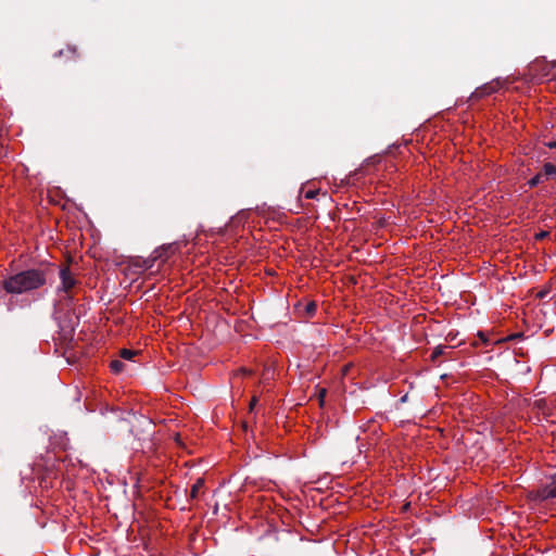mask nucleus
Masks as SVG:
<instances>
[{"mask_svg":"<svg viewBox=\"0 0 556 556\" xmlns=\"http://www.w3.org/2000/svg\"><path fill=\"white\" fill-rule=\"evenodd\" d=\"M48 269L29 268L9 276L2 281V288L10 294H22L37 290L46 285Z\"/></svg>","mask_w":556,"mask_h":556,"instance_id":"1","label":"nucleus"},{"mask_svg":"<svg viewBox=\"0 0 556 556\" xmlns=\"http://www.w3.org/2000/svg\"><path fill=\"white\" fill-rule=\"evenodd\" d=\"M59 276L61 285L58 288V292H64V301L72 303L73 295L71 294V290L76 286L77 280L73 276L68 265L61 267Z\"/></svg>","mask_w":556,"mask_h":556,"instance_id":"2","label":"nucleus"},{"mask_svg":"<svg viewBox=\"0 0 556 556\" xmlns=\"http://www.w3.org/2000/svg\"><path fill=\"white\" fill-rule=\"evenodd\" d=\"M528 498L534 503H542L548 500L556 498V484L555 479L551 483L542 485L536 490H532L528 493Z\"/></svg>","mask_w":556,"mask_h":556,"instance_id":"3","label":"nucleus"},{"mask_svg":"<svg viewBox=\"0 0 556 556\" xmlns=\"http://www.w3.org/2000/svg\"><path fill=\"white\" fill-rule=\"evenodd\" d=\"M173 247L172 245H168V247H163L161 249H156L154 252H153V255L151 258H148L146 261H143V264H144V268L146 269H150L152 268L153 266V263L156 261V260H162L163 262H165L167 260V251L172 250Z\"/></svg>","mask_w":556,"mask_h":556,"instance_id":"4","label":"nucleus"},{"mask_svg":"<svg viewBox=\"0 0 556 556\" xmlns=\"http://www.w3.org/2000/svg\"><path fill=\"white\" fill-rule=\"evenodd\" d=\"M496 88L492 85H483L475 90L471 98L481 99L495 92Z\"/></svg>","mask_w":556,"mask_h":556,"instance_id":"5","label":"nucleus"},{"mask_svg":"<svg viewBox=\"0 0 556 556\" xmlns=\"http://www.w3.org/2000/svg\"><path fill=\"white\" fill-rule=\"evenodd\" d=\"M204 486V479L199 478L190 490V498L194 500L198 497L200 490Z\"/></svg>","mask_w":556,"mask_h":556,"instance_id":"6","label":"nucleus"},{"mask_svg":"<svg viewBox=\"0 0 556 556\" xmlns=\"http://www.w3.org/2000/svg\"><path fill=\"white\" fill-rule=\"evenodd\" d=\"M67 55L68 58L71 59H76L79 56L78 54V50L75 46H67V48L65 50H60L58 52V55L61 56V55Z\"/></svg>","mask_w":556,"mask_h":556,"instance_id":"7","label":"nucleus"},{"mask_svg":"<svg viewBox=\"0 0 556 556\" xmlns=\"http://www.w3.org/2000/svg\"><path fill=\"white\" fill-rule=\"evenodd\" d=\"M124 366H125L124 363L119 359H114L110 364L112 371H114L116 374L121 372L124 369Z\"/></svg>","mask_w":556,"mask_h":556,"instance_id":"8","label":"nucleus"},{"mask_svg":"<svg viewBox=\"0 0 556 556\" xmlns=\"http://www.w3.org/2000/svg\"><path fill=\"white\" fill-rule=\"evenodd\" d=\"M543 169H544V174L549 177V176H556V166L553 165L552 163H546L544 164L543 166Z\"/></svg>","mask_w":556,"mask_h":556,"instance_id":"9","label":"nucleus"},{"mask_svg":"<svg viewBox=\"0 0 556 556\" xmlns=\"http://www.w3.org/2000/svg\"><path fill=\"white\" fill-rule=\"evenodd\" d=\"M137 354L136 351L123 349L119 352V355L123 359H132V357Z\"/></svg>","mask_w":556,"mask_h":556,"instance_id":"10","label":"nucleus"},{"mask_svg":"<svg viewBox=\"0 0 556 556\" xmlns=\"http://www.w3.org/2000/svg\"><path fill=\"white\" fill-rule=\"evenodd\" d=\"M445 349H447V346H442V345L437 346V348L432 351V353H431V358H432V359H437L439 356L443 355V354H444Z\"/></svg>","mask_w":556,"mask_h":556,"instance_id":"11","label":"nucleus"},{"mask_svg":"<svg viewBox=\"0 0 556 556\" xmlns=\"http://www.w3.org/2000/svg\"><path fill=\"white\" fill-rule=\"evenodd\" d=\"M541 177H542V175H541V174H538V175H535L534 177H532V178L529 180V185H530V187H535V186H538V185L540 184V181H541Z\"/></svg>","mask_w":556,"mask_h":556,"instance_id":"12","label":"nucleus"},{"mask_svg":"<svg viewBox=\"0 0 556 556\" xmlns=\"http://www.w3.org/2000/svg\"><path fill=\"white\" fill-rule=\"evenodd\" d=\"M549 236V232L546 231V230H541L540 232L535 233L534 238L535 240H544L545 238H547Z\"/></svg>","mask_w":556,"mask_h":556,"instance_id":"13","label":"nucleus"},{"mask_svg":"<svg viewBox=\"0 0 556 556\" xmlns=\"http://www.w3.org/2000/svg\"><path fill=\"white\" fill-rule=\"evenodd\" d=\"M318 193H319V190H317V189H316V190H307V191L305 192L304 197H305L306 199H316V197L318 195Z\"/></svg>","mask_w":556,"mask_h":556,"instance_id":"14","label":"nucleus"},{"mask_svg":"<svg viewBox=\"0 0 556 556\" xmlns=\"http://www.w3.org/2000/svg\"><path fill=\"white\" fill-rule=\"evenodd\" d=\"M316 308H317V306H316V304H315L314 302H311V303H308V304L306 305V312H307L308 314H314V313H315V311H316Z\"/></svg>","mask_w":556,"mask_h":556,"instance_id":"15","label":"nucleus"},{"mask_svg":"<svg viewBox=\"0 0 556 556\" xmlns=\"http://www.w3.org/2000/svg\"><path fill=\"white\" fill-rule=\"evenodd\" d=\"M256 402H257V399H256V396H254V397L251 400V402H250V406H249L250 412H252V410H253L254 406L256 405Z\"/></svg>","mask_w":556,"mask_h":556,"instance_id":"16","label":"nucleus"},{"mask_svg":"<svg viewBox=\"0 0 556 556\" xmlns=\"http://www.w3.org/2000/svg\"><path fill=\"white\" fill-rule=\"evenodd\" d=\"M548 293V290H542L538 293L539 299H544Z\"/></svg>","mask_w":556,"mask_h":556,"instance_id":"17","label":"nucleus"},{"mask_svg":"<svg viewBox=\"0 0 556 556\" xmlns=\"http://www.w3.org/2000/svg\"><path fill=\"white\" fill-rule=\"evenodd\" d=\"M546 146H547L549 149H556V140H555V141H551V142L546 143Z\"/></svg>","mask_w":556,"mask_h":556,"instance_id":"18","label":"nucleus"},{"mask_svg":"<svg viewBox=\"0 0 556 556\" xmlns=\"http://www.w3.org/2000/svg\"><path fill=\"white\" fill-rule=\"evenodd\" d=\"M521 337H522V333H515V334L509 337V340L518 339V338H521Z\"/></svg>","mask_w":556,"mask_h":556,"instance_id":"19","label":"nucleus"},{"mask_svg":"<svg viewBox=\"0 0 556 556\" xmlns=\"http://www.w3.org/2000/svg\"><path fill=\"white\" fill-rule=\"evenodd\" d=\"M325 394H326V390H325V389H323V390L320 391V397H324V396H325Z\"/></svg>","mask_w":556,"mask_h":556,"instance_id":"20","label":"nucleus"}]
</instances>
